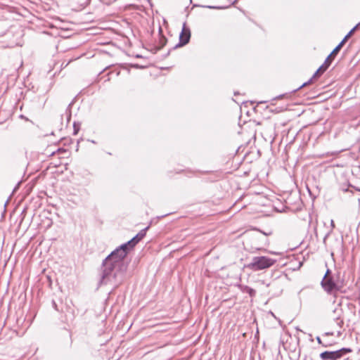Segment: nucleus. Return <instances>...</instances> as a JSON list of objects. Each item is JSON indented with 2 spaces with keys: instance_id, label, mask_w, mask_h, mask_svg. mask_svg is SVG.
<instances>
[{
  "instance_id": "obj_1",
  "label": "nucleus",
  "mask_w": 360,
  "mask_h": 360,
  "mask_svg": "<svg viewBox=\"0 0 360 360\" xmlns=\"http://www.w3.org/2000/svg\"><path fill=\"white\" fill-rule=\"evenodd\" d=\"M125 271L115 266L112 262L105 259L102 265V274L99 281L100 285L112 283L115 286L119 285L124 280Z\"/></svg>"
},
{
  "instance_id": "obj_2",
  "label": "nucleus",
  "mask_w": 360,
  "mask_h": 360,
  "mask_svg": "<svg viewBox=\"0 0 360 360\" xmlns=\"http://www.w3.org/2000/svg\"><path fill=\"white\" fill-rule=\"evenodd\" d=\"M345 285L344 276H341L340 272H337L333 276L329 278L323 276L321 281V286L323 290L328 295H333L335 297H337L338 292L346 293Z\"/></svg>"
},
{
  "instance_id": "obj_3",
  "label": "nucleus",
  "mask_w": 360,
  "mask_h": 360,
  "mask_svg": "<svg viewBox=\"0 0 360 360\" xmlns=\"http://www.w3.org/2000/svg\"><path fill=\"white\" fill-rule=\"evenodd\" d=\"M129 250L130 249L124 243L113 250L105 259L115 264L117 268L126 271L127 264L124 259Z\"/></svg>"
},
{
  "instance_id": "obj_4",
  "label": "nucleus",
  "mask_w": 360,
  "mask_h": 360,
  "mask_svg": "<svg viewBox=\"0 0 360 360\" xmlns=\"http://www.w3.org/2000/svg\"><path fill=\"white\" fill-rule=\"evenodd\" d=\"M275 262V259L267 257H254L252 262L249 264V267L254 271H259L269 268L274 265Z\"/></svg>"
},
{
  "instance_id": "obj_5",
  "label": "nucleus",
  "mask_w": 360,
  "mask_h": 360,
  "mask_svg": "<svg viewBox=\"0 0 360 360\" xmlns=\"http://www.w3.org/2000/svg\"><path fill=\"white\" fill-rule=\"evenodd\" d=\"M352 352L350 348L343 347L336 351H325L321 353L320 357L323 360H338Z\"/></svg>"
},
{
  "instance_id": "obj_6",
  "label": "nucleus",
  "mask_w": 360,
  "mask_h": 360,
  "mask_svg": "<svg viewBox=\"0 0 360 360\" xmlns=\"http://www.w3.org/2000/svg\"><path fill=\"white\" fill-rule=\"evenodd\" d=\"M332 62V60L328 56L326 59L325 60L323 64L319 67V68L314 72L312 77L307 82H304V84L299 87V89H301L312 82V80L314 79H316L319 77H320L330 66V63Z\"/></svg>"
},
{
  "instance_id": "obj_7",
  "label": "nucleus",
  "mask_w": 360,
  "mask_h": 360,
  "mask_svg": "<svg viewBox=\"0 0 360 360\" xmlns=\"http://www.w3.org/2000/svg\"><path fill=\"white\" fill-rule=\"evenodd\" d=\"M191 39V30L188 27L186 26L184 23L183 25V28L181 32L179 35V42L174 46V48L181 47L187 44Z\"/></svg>"
},
{
  "instance_id": "obj_8",
  "label": "nucleus",
  "mask_w": 360,
  "mask_h": 360,
  "mask_svg": "<svg viewBox=\"0 0 360 360\" xmlns=\"http://www.w3.org/2000/svg\"><path fill=\"white\" fill-rule=\"evenodd\" d=\"M149 226L142 229L140 232H139L134 238H132L127 243H124L131 250L133 249L134 247L141 240H142L146 234V231L148 230Z\"/></svg>"
},
{
  "instance_id": "obj_9",
  "label": "nucleus",
  "mask_w": 360,
  "mask_h": 360,
  "mask_svg": "<svg viewBox=\"0 0 360 360\" xmlns=\"http://www.w3.org/2000/svg\"><path fill=\"white\" fill-rule=\"evenodd\" d=\"M355 32V28H352L343 38V39L339 43V44L333 50V51L330 53L328 57L333 60L335 56H336L338 52L340 51L342 47L345 45L346 41L351 37V36Z\"/></svg>"
},
{
  "instance_id": "obj_10",
  "label": "nucleus",
  "mask_w": 360,
  "mask_h": 360,
  "mask_svg": "<svg viewBox=\"0 0 360 360\" xmlns=\"http://www.w3.org/2000/svg\"><path fill=\"white\" fill-rule=\"evenodd\" d=\"M333 313L336 314V316L334 318V320L336 322V324L338 326L339 328H342L344 321L342 319H340L341 314H342V309L341 308H335L333 310Z\"/></svg>"
},
{
  "instance_id": "obj_11",
  "label": "nucleus",
  "mask_w": 360,
  "mask_h": 360,
  "mask_svg": "<svg viewBox=\"0 0 360 360\" xmlns=\"http://www.w3.org/2000/svg\"><path fill=\"white\" fill-rule=\"evenodd\" d=\"M159 43L160 46L157 49L158 50L161 49L167 43V39L165 36L160 35Z\"/></svg>"
},
{
  "instance_id": "obj_12",
  "label": "nucleus",
  "mask_w": 360,
  "mask_h": 360,
  "mask_svg": "<svg viewBox=\"0 0 360 360\" xmlns=\"http://www.w3.org/2000/svg\"><path fill=\"white\" fill-rule=\"evenodd\" d=\"M244 292L248 293L250 297H254L256 294V291L253 288L248 286H245Z\"/></svg>"
},
{
  "instance_id": "obj_13",
  "label": "nucleus",
  "mask_w": 360,
  "mask_h": 360,
  "mask_svg": "<svg viewBox=\"0 0 360 360\" xmlns=\"http://www.w3.org/2000/svg\"><path fill=\"white\" fill-rule=\"evenodd\" d=\"M334 274H333L330 269H327L323 276H326V278H329V277L333 276Z\"/></svg>"
},
{
  "instance_id": "obj_14",
  "label": "nucleus",
  "mask_w": 360,
  "mask_h": 360,
  "mask_svg": "<svg viewBox=\"0 0 360 360\" xmlns=\"http://www.w3.org/2000/svg\"><path fill=\"white\" fill-rule=\"evenodd\" d=\"M316 341H317V342H318L319 344H320V345H323L324 347H327V345H323V344L322 340H321V338H320L319 336H317V337L316 338Z\"/></svg>"
},
{
  "instance_id": "obj_15",
  "label": "nucleus",
  "mask_w": 360,
  "mask_h": 360,
  "mask_svg": "<svg viewBox=\"0 0 360 360\" xmlns=\"http://www.w3.org/2000/svg\"><path fill=\"white\" fill-rule=\"evenodd\" d=\"M73 127H74V134L75 135V134H77L79 128V127L77 126L75 122L74 123V126Z\"/></svg>"
},
{
  "instance_id": "obj_16",
  "label": "nucleus",
  "mask_w": 360,
  "mask_h": 360,
  "mask_svg": "<svg viewBox=\"0 0 360 360\" xmlns=\"http://www.w3.org/2000/svg\"><path fill=\"white\" fill-rule=\"evenodd\" d=\"M52 306L55 309V310H56L58 311H59V309L58 308V305L54 300L52 301Z\"/></svg>"
},
{
  "instance_id": "obj_17",
  "label": "nucleus",
  "mask_w": 360,
  "mask_h": 360,
  "mask_svg": "<svg viewBox=\"0 0 360 360\" xmlns=\"http://www.w3.org/2000/svg\"><path fill=\"white\" fill-rule=\"evenodd\" d=\"M324 335H333V332L326 333L324 334Z\"/></svg>"
},
{
  "instance_id": "obj_18",
  "label": "nucleus",
  "mask_w": 360,
  "mask_h": 360,
  "mask_svg": "<svg viewBox=\"0 0 360 360\" xmlns=\"http://www.w3.org/2000/svg\"><path fill=\"white\" fill-rule=\"evenodd\" d=\"M360 27V22L356 25L354 26L353 28H355V31L356 30V29Z\"/></svg>"
},
{
  "instance_id": "obj_19",
  "label": "nucleus",
  "mask_w": 360,
  "mask_h": 360,
  "mask_svg": "<svg viewBox=\"0 0 360 360\" xmlns=\"http://www.w3.org/2000/svg\"><path fill=\"white\" fill-rule=\"evenodd\" d=\"M207 7L209 8H219V7L210 6H207Z\"/></svg>"
},
{
  "instance_id": "obj_20",
  "label": "nucleus",
  "mask_w": 360,
  "mask_h": 360,
  "mask_svg": "<svg viewBox=\"0 0 360 360\" xmlns=\"http://www.w3.org/2000/svg\"><path fill=\"white\" fill-rule=\"evenodd\" d=\"M89 0H86L83 4L85 6L89 4Z\"/></svg>"
},
{
  "instance_id": "obj_21",
  "label": "nucleus",
  "mask_w": 360,
  "mask_h": 360,
  "mask_svg": "<svg viewBox=\"0 0 360 360\" xmlns=\"http://www.w3.org/2000/svg\"><path fill=\"white\" fill-rule=\"evenodd\" d=\"M331 226H332L333 227H334V226H335V224H334V221H333V220H331Z\"/></svg>"
},
{
  "instance_id": "obj_22",
  "label": "nucleus",
  "mask_w": 360,
  "mask_h": 360,
  "mask_svg": "<svg viewBox=\"0 0 360 360\" xmlns=\"http://www.w3.org/2000/svg\"><path fill=\"white\" fill-rule=\"evenodd\" d=\"M72 103H70L69 105H68V108H71V105H72Z\"/></svg>"
},
{
  "instance_id": "obj_23",
  "label": "nucleus",
  "mask_w": 360,
  "mask_h": 360,
  "mask_svg": "<svg viewBox=\"0 0 360 360\" xmlns=\"http://www.w3.org/2000/svg\"><path fill=\"white\" fill-rule=\"evenodd\" d=\"M71 115H68V120H69L70 119Z\"/></svg>"
},
{
  "instance_id": "obj_24",
  "label": "nucleus",
  "mask_w": 360,
  "mask_h": 360,
  "mask_svg": "<svg viewBox=\"0 0 360 360\" xmlns=\"http://www.w3.org/2000/svg\"><path fill=\"white\" fill-rule=\"evenodd\" d=\"M159 31H160V33L161 34L162 33V29L160 28Z\"/></svg>"
},
{
  "instance_id": "obj_25",
  "label": "nucleus",
  "mask_w": 360,
  "mask_h": 360,
  "mask_svg": "<svg viewBox=\"0 0 360 360\" xmlns=\"http://www.w3.org/2000/svg\"><path fill=\"white\" fill-rule=\"evenodd\" d=\"M359 191H360V189H357Z\"/></svg>"
}]
</instances>
